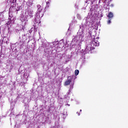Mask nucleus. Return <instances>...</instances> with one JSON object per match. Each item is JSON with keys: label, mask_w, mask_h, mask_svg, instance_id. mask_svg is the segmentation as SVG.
Here are the masks:
<instances>
[{"label": "nucleus", "mask_w": 128, "mask_h": 128, "mask_svg": "<svg viewBox=\"0 0 128 128\" xmlns=\"http://www.w3.org/2000/svg\"><path fill=\"white\" fill-rule=\"evenodd\" d=\"M98 38H100L98 37H97L96 38H94L93 41L87 44L85 50L86 54L88 52H90V54H92V51L94 50V46H100V42H98Z\"/></svg>", "instance_id": "obj_1"}, {"label": "nucleus", "mask_w": 128, "mask_h": 128, "mask_svg": "<svg viewBox=\"0 0 128 128\" xmlns=\"http://www.w3.org/2000/svg\"><path fill=\"white\" fill-rule=\"evenodd\" d=\"M37 10L36 12V14L34 16V20L36 22H40V13L42 12V6L40 4H38L36 6Z\"/></svg>", "instance_id": "obj_2"}, {"label": "nucleus", "mask_w": 128, "mask_h": 128, "mask_svg": "<svg viewBox=\"0 0 128 128\" xmlns=\"http://www.w3.org/2000/svg\"><path fill=\"white\" fill-rule=\"evenodd\" d=\"M34 14V10L30 8L26 9L25 14L26 16H30V18H34V16H32Z\"/></svg>", "instance_id": "obj_3"}, {"label": "nucleus", "mask_w": 128, "mask_h": 128, "mask_svg": "<svg viewBox=\"0 0 128 128\" xmlns=\"http://www.w3.org/2000/svg\"><path fill=\"white\" fill-rule=\"evenodd\" d=\"M72 78H74V80H76V76H69L68 78V80L65 82L64 86H69V84H70L72 82Z\"/></svg>", "instance_id": "obj_4"}, {"label": "nucleus", "mask_w": 128, "mask_h": 128, "mask_svg": "<svg viewBox=\"0 0 128 128\" xmlns=\"http://www.w3.org/2000/svg\"><path fill=\"white\" fill-rule=\"evenodd\" d=\"M78 36V38H77L78 40H80L81 41L84 40V32H80Z\"/></svg>", "instance_id": "obj_5"}, {"label": "nucleus", "mask_w": 128, "mask_h": 128, "mask_svg": "<svg viewBox=\"0 0 128 128\" xmlns=\"http://www.w3.org/2000/svg\"><path fill=\"white\" fill-rule=\"evenodd\" d=\"M107 16L108 20H112L114 18V13H112V12H109Z\"/></svg>", "instance_id": "obj_6"}, {"label": "nucleus", "mask_w": 128, "mask_h": 128, "mask_svg": "<svg viewBox=\"0 0 128 128\" xmlns=\"http://www.w3.org/2000/svg\"><path fill=\"white\" fill-rule=\"evenodd\" d=\"M80 30H81L82 32H84V28H86V24H82L80 26Z\"/></svg>", "instance_id": "obj_7"}, {"label": "nucleus", "mask_w": 128, "mask_h": 128, "mask_svg": "<svg viewBox=\"0 0 128 128\" xmlns=\"http://www.w3.org/2000/svg\"><path fill=\"white\" fill-rule=\"evenodd\" d=\"M46 6L44 8V12H46V10H48V8H50V2H46Z\"/></svg>", "instance_id": "obj_8"}, {"label": "nucleus", "mask_w": 128, "mask_h": 128, "mask_svg": "<svg viewBox=\"0 0 128 128\" xmlns=\"http://www.w3.org/2000/svg\"><path fill=\"white\" fill-rule=\"evenodd\" d=\"M4 14L2 12H0V20H4Z\"/></svg>", "instance_id": "obj_9"}, {"label": "nucleus", "mask_w": 128, "mask_h": 128, "mask_svg": "<svg viewBox=\"0 0 128 128\" xmlns=\"http://www.w3.org/2000/svg\"><path fill=\"white\" fill-rule=\"evenodd\" d=\"M78 36H75L74 38L72 39V42H78V40H78Z\"/></svg>", "instance_id": "obj_10"}, {"label": "nucleus", "mask_w": 128, "mask_h": 128, "mask_svg": "<svg viewBox=\"0 0 128 128\" xmlns=\"http://www.w3.org/2000/svg\"><path fill=\"white\" fill-rule=\"evenodd\" d=\"M62 116L64 120H65V118H66V116H68V114H66V113H64V114H62Z\"/></svg>", "instance_id": "obj_11"}, {"label": "nucleus", "mask_w": 128, "mask_h": 128, "mask_svg": "<svg viewBox=\"0 0 128 128\" xmlns=\"http://www.w3.org/2000/svg\"><path fill=\"white\" fill-rule=\"evenodd\" d=\"M16 12H18L19 10H22V6H18L16 8Z\"/></svg>", "instance_id": "obj_12"}, {"label": "nucleus", "mask_w": 128, "mask_h": 128, "mask_svg": "<svg viewBox=\"0 0 128 128\" xmlns=\"http://www.w3.org/2000/svg\"><path fill=\"white\" fill-rule=\"evenodd\" d=\"M80 74V71L78 70H76L74 72L75 76H78Z\"/></svg>", "instance_id": "obj_13"}, {"label": "nucleus", "mask_w": 128, "mask_h": 128, "mask_svg": "<svg viewBox=\"0 0 128 128\" xmlns=\"http://www.w3.org/2000/svg\"><path fill=\"white\" fill-rule=\"evenodd\" d=\"M108 20L107 22L108 24H112V19H108Z\"/></svg>", "instance_id": "obj_14"}, {"label": "nucleus", "mask_w": 128, "mask_h": 128, "mask_svg": "<svg viewBox=\"0 0 128 128\" xmlns=\"http://www.w3.org/2000/svg\"><path fill=\"white\" fill-rule=\"evenodd\" d=\"M102 2H104H104H106V0H99L98 4H100Z\"/></svg>", "instance_id": "obj_15"}, {"label": "nucleus", "mask_w": 128, "mask_h": 128, "mask_svg": "<svg viewBox=\"0 0 128 128\" xmlns=\"http://www.w3.org/2000/svg\"><path fill=\"white\" fill-rule=\"evenodd\" d=\"M77 18H78V20H82V16L79 14H77Z\"/></svg>", "instance_id": "obj_16"}, {"label": "nucleus", "mask_w": 128, "mask_h": 128, "mask_svg": "<svg viewBox=\"0 0 128 128\" xmlns=\"http://www.w3.org/2000/svg\"><path fill=\"white\" fill-rule=\"evenodd\" d=\"M74 83L72 84V86H70V88H74Z\"/></svg>", "instance_id": "obj_17"}, {"label": "nucleus", "mask_w": 128, "mask_h": 128, "mask_svg": "<svg viewBox=\"0 0 128 128\" xmlns=\"http://www.w3.org/2000/svg\"><path fill=\"white\" fill-rule=\"evenodd\" d=\"M13 2H16V0H13Z\"/></svg>", "instance_id": "obj_18"}, {"label": "nucleus", "mask_w": 128, "mask_h": 128, "mask_svg": "<svg viewBox=\"0 0 128 128\" xmlns=\"http://www.w3.org/2000/svg\"><path fill=\"white\" fill-rule=\"evenodd\" d=\"M76 114H78V116H80V114L78 112H77Z\"/></svg>", "instance_id": "obj_19"}, {"label": "nucleus", "mask_w": 128, "mask_h": 128, "mask_svg": "<svg viewBox=\"0 0 128 128\" xmlns=\"http://www.w3.org/2000/svg\"><path fill=\"white\" fill-rule=\"evenodd\" d=\"M90 11H92V10H94L91 8L90 9Z\"/></svg>", "instance_id": "obj_20"}, {"label": "nucleus", "mask_w": 128, "mask_h": 128, "mask_svg": "<svg viewBox=\"0 0 128 128\" xmlns=\"http://www.w3.org/2000/svg\"><path fill=\"white\" fill-rule=\"evenodd\" d=\"M66 106H70V104H66Z\"/></svg>", "instance_id": "obj_21"}, {"label": "nucleus", "mask_w": 128, "mask_h": 128, "mask_svg": "<svg viewBox=\"0 0 128 128\" xmlns=\"http://www.w3.org/2000/svg\"><path fill=\"white\" fill-rule=\"evenodd\" d=\"M64 98H66V95L64 96Z\"/></svg>", "instance_id": "obj_22"}, {"label": "nucleus", "mask_w": 128, "mask_h": 128, "mask_svg": "<svg viewBox=\"0 0 128 128\" xmlns=\"http://www.w3.org/2000/svg\"><path fill=\"white\" fill-rule=\"evenodd\" d=\"M112 6H114V4H112Z\"/></svg>", "instance_id": "obj_23"}, {"label": "nucleus", "mask_w": 128, "mask_h": 128, "mask_svg": "<svg viewBox=\"0 0 128 128\" xmlns=\"http://www.w3.org/2000/svg\"><path fill=\"white\" fill-rule=\"evenodd\" d=\"M112 6H114V4H112Z\"/></svg>", "instance_id": "obj_24"}, {"label": "nucleus", "mask_w": 128, "mask_h": 128, "mask_svg": "<svg viewBox=\"0 0 128 128\" xmlns=\"http://www.w3.org/2000/svg\"><path fill=\"white\" fill-rule=\"evenodd\" d=\"M80 112H82V110H80Z\"/></svg>", "instance_id": "obj_25"}]
</instances>
